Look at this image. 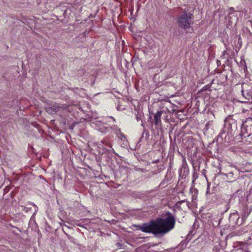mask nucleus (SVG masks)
<instances>
[{"mask_svg":"<svg viewBox=\"0 0 252 252\" xmlns=\"http://www.w3.org/2000/svg\"><path fill=\"white\" fill-rule=\"evenodd\" d=\"M166 216L165 219L158 218L141 225H135L134 226L143 232L151 233L155 235L164 234L174 227L176 221L175 217L171 213L168 212Z\"/></svg>","mask_w":252,"mask_h":252,"instance_id":"obj_1","label":"nucleus"},{"mask_svg":"<svg viewBox=\"0 0 252 252\" xmlns=\"http://www.w3.org/2000/svg\"><path fill=\"white\" fill-rule=\"evenodd\" d=\"M193 14L187 11H184L177 18V23L182 29L189 28L192 23Z\"/></svg>","mask_w":252,"mask_h":252,"instance_id":"obj_2","label":"nucleus"},{"mask_svg":"<svg viewBox=\"0 0 252 252\" xmlns=\"http://www.w3.org/2000/svg\"><path fill=\"white\" fill-rule=\"evenodd\" d=\"M61 109H63L62 106H61L59 104H55L52 106L47 107L46 108V110L48 113H51L53 112H57L60 111Z\"/></svg>","mask_w":252,"mask_h":252,"instance_id":"obj_3","label":"nucleus"},{"mask_svg":"<svg viewBox=\"0 0 252 252\" xmlns=\"http://www.w3.org/2000/svg\"><path fill=\"white\" fill-rule=\"evenodd\" d=\"M236 12V11L234 10V9L233 7H230L229 9V15H228V18L229 21L230 23H234L236 22L238 20L237 17H235L234 18H232V15L235 14Z\"/></svg>","mask_w":252,"mask_h":252,"instance_id":"obj_4","label":"nucleus"},{"mask_svg":"<svg viewBox=\"0 0 252 252\" xmlns=\"http://www.w3.org/2000/svg\"><path fill=\"white\" fill-rule=\"evenodd\" d=\"M162 111H158L154 116V120L156 125L158 126L161 124V116L162 114Z\"/></svg>","mask_w":252,"mask_h":252,"instance_id":"obj_5","label":"nucleus"},{"mask_svg":"<svg viewBox=\"0 0 252 252\" xmlns=\"http://www.w3.org/2000/svg\"><path fill=\"white\" fill-rule=\"evenodd\" d=\"M241 249H243L242 252H250L248 248V246L245 244H243L241 246Z\"/></svg>","mask_w":252,"mask_h":252,"instance_id":"obj_6","label":"nucleus"},{"mask_svg":"<svg viewBox=\"0 0 252 252\" xmlns=\"http://www.w3.org/2000/svg\"><path fill=\"white\" fill-rule=\"evenodd\" d=\"M243 249H241V247L240 248H238L237 249L233 250L231 252H242Z\"/></svg>","mask_w":252,"mask_h":252,"instance_id":"obj_7","label":"nucleus"},{"mask_svg":"<svg viewBox=\"0 0 252 252\" xmlns=\"http://www.w3.org/2000/svg\"><path fill=\"white\" fill-rule=\"evenodd\" d=\"M246 218V216L245 215H244L242 216V220L241 222L239 224V225H240L243 223Z\"/></svg>","mask_w":252,"mask_h":252,"instance_id":"obj_8","label":"nucleus"},{"mask_svg":"<svg viewBox=\"0 0 252 252\" xmlns=\"http://www.w3.org/2000/svg\"><path fill=\"white\" fill-rule=\"evenodd\" d=\"M208 89V86H205L202 89L201 91H205Z\"/></svg>","mask_w":252,"mask_h":252,"instance_id":"obj_9","label":"nucleus"},{"mask_svg":"<svg viewBox=\"0 0 252 252\" xmlns=\"http://www.w3.org/2000/svg\"><path fill=\"white\" fill-rule=\"evenodd\" d=\"M105 145L108 146H109V147H111V148H112V145L110 143H109L108 142H107Z\"/></svg>","mask_w":252,"mask_h":252,"instance_id":"obj_10","label":"nucleus"},{"mask_svg":"<svg viewBox=\"0 0 252 252\" xmlns=\"http://www.w3.org/2000/svg\"><path fill=\"white\" fill-rule=\"evenodd\" d=\"M232 18H234L235 17H237L236 15H235V14H234L233 15H232Z\"/></svg>","mask_w":252,"mask_h":252,"instance_id":"obj_11","label":"nucleus"},{"mask_svg":"<svg viewBox=\"0 0 252 252\" xmlns=\"http://www.w3.org/2000/svg\"><path fill=\"white\" fill-rule=\"evenodd\" d=\"M239 219V217H238V218H237V221H238Z\"/></svg>","mask_w":252,"mask_h":252,"instance_id":"obj_12","label":"nucleus"},{"mask_svg":"<svg viewBox=\"0 0 252 252\" xmlns=\"http://www.w3.org/2000/svg\"><path fill=\"white\" fill-rule=\"evenodd\" d=\"M245 172H249V170H245Z\"/></svg>","mask_w":252,"mask_h":252,"instance_id":"obj_13","label":"nucleus"}]
</instances>
